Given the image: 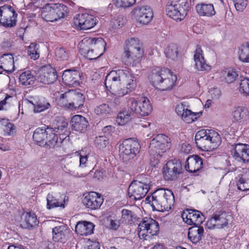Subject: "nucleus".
I'll use <instances>...</instances> for the list:
<instances>
[{
  "label": "nucleus",
  "instance_id": "3c124183",
  "mask_svg": "<svg viewBox=\"0 0 249 249\" xmlns=\"http://www.w3.org/2000/svg\"><path fill=\"white\" fill-rule=\"evenodd\" d=\"M165 54L166 57L172 60H176L178 57V47L175 44L169 45L165 49Z\"/></svg>",
  "mask_w": 249,
  "mask_h": 249
},
{
  "label": "nucleus",
  "instance_id": "58836bf2",
  "mask_svg": "<svg viewBox=\"0 0 249 249\" xmlns=\"http://www.w3.org/2000/svg\"><path fill=\"white\" fill-rule=\"evenodd\" d=\"M72 103L71 90L62 94L57 100V104L65 108L71 110Z\"/></svg>",
  "mask_w": 249,
  "mask_h": 249
},
{
  "label": "nucleus",
  "instance_id": "4468645a",
  "mask_svg": "<svg viewBox=\"0 0 249 249\" xmlns=\"http://www.w3.org/2000/svg\"><path fill=\"white\" fill-rule=\"evenodd\" d=\"M73 23L81 30H87L95 26L97 19L93 15L87 13L79 14L74 18Z\"/></svg>",
  "mask_w": 249,
  "mask_h": 249
},
{
  "label": "nucleus",
  "instance_id": "8fccbe9b",
  "mask_svg": "<svg viewBox=\"0 0 249 249\" xmlns=\"http://www.w3.org/2000/svg\"><path fill=\"white\" fill-rule=\"evenodd\" d=\"M0 124L5 135H12L15 133V127L13 124L9 122L8 120L2 119L0 121Z\"/></svg>",
  "mask_w": 249,
  "mask_h": 249
},
{
  "label": "nucleus",
  "instance_id": "a878e982",
  "mask_svg": "<svg viewBox=\"0 0 249 249\" xmlns=\"http://www.w3.org/2000/svg\"><path fill=\"white\" fill-rule=\"evenodd\" d=\"M202 160L200 157L194 155L189 157L186 161L185 168L191 173H195L200 170L202 166Z\"/></svg>",
  "mask_w": 249,
  "mask_h": 249
},
{
  "label": "nucleus",
  "instance_id": "de8ad7c7",
  "mask_svg": "<svg viewBox=\"0 0 249 249\" xmlns=\"http://www.w3.org/2000/svg\"><path fill=\"white\" fill-rule=\"evenodd\" d=\"M246 116V112L244 108L241 107H237L234 108L231 112V117L233 121L235 122H239Z\"/></svg>",
  "mask_w": 249,
  "mask_h": 249
},
{
  "label": "nucleus",
  "instance_id": "39448f33",
  "mask_svg": "<svg viewBox=\"0 0 249 249\" xmlns=\"http://www.w3.org/2000/svg\"><path fill=\"white\" fill-rule=\"evenodd\" d=\"M197 146L203 151H211L215 149L221 143V138L218 133L211 129L198 131L195 136Z\"/></svg>",
  "mask_w": 249,
  "mask_h": 249
},
{
  "label": "nucleus",
  "instance_id": "412c9836",
  "mask_svg": "<svg viewBox=\"0 0 249 249\" xmlns=\"http://www.w3.org/2000/svg\"><path fill=\"white\" fill-rule=\"evenodd\" d=\"M134 13L137 20L143 24L149 23L153 17V12L148 6L137 7L135 8Z\"/></svg>",
  "mask_w": 249,
  "mask_h": 249
},
{
  "label": "nucleus",
  "instance_id": "7ed1b4c3",
  "mask_svg": "<svg viewBox=\"0 0 249 249\" xmlns=\"http://www.w3.org/2000/svg\"><path fill=\"white\" fill-rule=\"evenodd\" d=\"M153 86L161 91L171 90L176 85V75L168 69L155 68L149 76Z\"/></svg>",
  "mask_w": 249,
  "mask_h": 249
},
{
  "label": "nucleus",
  "instance_id": "ddd939ff",
  "mask_svg": "<svg viewBox=\"0 0 249 249\" xmlns=\"http://www.w3.org/2000/svg\"><path fill=\"white\" fill-rule=\"evenodd\" d=\"M149 189L148 184L137 180L134 181L128 187V196L130 198L134 200H140L145 196Z\"/></svg>",
  "mask_w": 249,
  "mask_h": 249
},
{
  "label": "nucleus",
  "instance_id": "f8f14e48",
  "mask_svg": "<svg viewBox=\"0 0 249 249\" xmlns=\"http://www.w3.org/2000/svg\"><path fill=\"white\" fill-rule=\"evenodd\" d=\"M130 103L128 105L129 108L134 112V113L141 116H148L152 112V107L149 100L145 97L142 98L138 103L134 98L129 100Z\"/></svg>",
  "mask_w": 249,
  "mask_h": 249
},
{
  "label": "nucleus",
  "instance_id": "774afa93",
  "mask_svg": "<svg viewBox=\"0 0 249 249\" xmlns=\"http://www.w3.org/2000/svg\"><path fill=\"white\" fill-rule=\"evenodd\" d=\"M151 249H165V248L162 244H157Z\"/></svg>",
  "mask_w": 249,
  "mask_h": 249
},
{
  "label": "nucleus",
  "instance_id": "7c9ffc66",
  "mask_svg": "<svg viewBox=\"0 0 249 249\" xmlns=\"http://www.w3.org/2000/svg\"><path fill=\"white\" fill-rule=\"evenodd\" d=\"M14 57L11 54H5L0 57V67L7 72L14 71Z\"/></svg>",
  "mask_w": 249,
  "mask_h": 249
},
{
  "label": "nucleus",
  "instance_id": "6ab92c4d",
  "mask_svg": "<svg viewBox=\"0 0 249 249\" xmlns=\"http://www.w3.org/2000/svg\"><path fill=\"white\" fill-rule=\"evenodd\" d=\"M227 215L225 212H219L214 213L207 222L208 229H221L228 224Z\"/></svg>",
  "mask_w": 249,
  "mask_h": 249
},
{
  "label": "nucleus",
  "instance_id": "c756f323",
  "mask_svg": "<svg viewBox=\"0 0 249 249\" xmlns=\"http://www.w3.org/2000/svg\"><path fill=\"white\" fill-rule=\"evenodd\" d=\"M94 225L90 222L79 221L75 226V231L80 235L87 236L93 232Z\"/></svg>",
  "mask_w": 249,
  "mask_h": 249
},
{
  "label": "nucleus",
  "instance_id": "bf43d9fd",
  "mask_svg": "<svg viewBox=\"0 0 249 249\" xmlns=\"http://www.w3.org/2000/svg\"><path fill=\"white\" fill-rule=\"evenodd\" d=\"M133 213L132 211L127 210L123 209L122 211V218L125 222L128 223L132 221Z\"/></svg>",
  "mask_w": 249,
  "mask_h": 249
},
{
  "label": "nucleus",
  "instance_id": "603ef678",
  "mask_svg": "<svg viewBox=\"0 0 249 249\" xmlns=\"http://www.w3.org/2000/svg\"><path fill=\"white\" fill-rule=\"evenodd\" d=\"M239 90L244 96L249 95V79L244 78L240 80Z\"/></svg>",
  "mask_w": 249,
  "mask_h": 249
},
{
  "label": "nucleus",
  "instance_id": "bb28decb",
  "mask_svg": "<svg viewBox=\"0 0 249 249\" xmlns=\"http://www.w3.org/2000/svg\"><path fill=\"white\" fill-rule=\"evenodd\" d=\"M69 231L64 226L53 229V239L54 242L65 243L68 239Z\"/></svg>",
  "mask_w": 249,
  "mask_h": 249
},
{
  "label": "nucleus",
  "instance_id": "c9c22d12",
  "mask_svg": "<svg viewBox=\"0 0 249 249\" xmlns=\"http://www.w3.org/2000/svg\"><path fill=\"white\" fill-rule=\"evenodd\" d=\"M196 10L200 16L209 17L215 14V11L212 4H198L196 6Z\"/></svg>",
  "mask_w": 249,
  "mask_h": 249
},
{
  "label": "nucleus",
  "instance_id": "0eeeda50",
  "mask_svg": "<svg viewBox=\"0 0 249 249\" xmlns=\"http://www.w3.org/2000/svg\"><path fill=\"white\" fill-rule=\"evenodd\" d=\"M143 55V48L138 38H131L125 41L123 59L127 65H135Z\"/></svg>",
  "mask_w": 249,
  "mask_h": 249
},
{
  "label": "nucleus",
  "instance_id": "20e7f679",
  "mask_svg": "<svg viewBox=\"0 0 249 249\" xmlns=\"http://www.w3.org/2000/svg\"><path fill=\"white\" fill-rule=\"evenodd\" d=\"M106 43L101 37L84 38L78 45L79 52L89 60L96 59L105 52Z\"/></svg>",
  "mask_w": 249,
  "mask_h": 249
},
{
  "label": "nucleus",
  "instance_id": "393cba45",
  "mask_svg": "<svg viewBox=\"0 0 249 249\" xmlns=\"http://www.w3.org/2000/svg\"><path fill=\"white\" fill-rule=\"evenodd\" d=\"M68 124L65 122L62 123L61 125H58L57 129V130H63L64 128L66 127ZM58 131H55L53 128L51 127H47V136L45 139L44 146L47 145L49 147H53L57 143L58 136L56 134Z\"/></svg>",
  "mask_w": 249,
  "mask_h": 249
},
{
  "label": "nucleus",
  "instance_id": "f257e3e1",
  "mask_svg": "<svg viewBox=\"0 0 249 249\" xmlns=\"http://www.w3.org/2000/svg\"><path fill=\"white\" fill-rule=\"evenodd\" d=\"M105 84L108 90L118 96H123L132 91L136 87L133 75L123 70L111 71L106 76Z\"/></svg>",
  "mask_w": 249,
  "mask_h": 249
},
{
  "label": "nucleus",
  "instance_id": "79ce46f5",
  "mask_svg": "<svg viewBox=\"0 0 249 249\" xmlns=\"http://www.w3.org/2000/svg\"><path fill=\"white\" fill-rule=\"evenodd\" d=\"M127 110H123L118 115L116 121L119 125H124L127 123L131 119L134 113L129 108Z\"/></svg>",
  "mask_w": 249,
  "mask_h": 249
},
{
  "label": "nucleus",
  "instance_id": "09e8293b",
  "mask_svg": "<svg viewBox=\"0 0 249 249\" xmlns=\"http://www.w3.org/2000/svg\"><path fill=\"white\" fill-rule=\"evenodd\" d=\"M28 55L31 59L36 60L39 57V46L38 44L32 43L28 47Z\"/></svg>",
  "mask_w": 249,
  "mask_h": 249
},
{
  "label": "nucleus",
  "instance_id": "864d4df0",
  "mask_svg": "<svg viewBox=\"0 0 249 249\" xmlns=\"http://www.w3.org/2000/svg\"><path fill=\"white\" fill-rule=\"evenodd\" d=\"M95 143L97 148L103 149L108 144V140L106 136H99L96 138Z\"/></svg>",
  "mask_w": 249,
  "mask_h": 249
},
{
  "label": "nucleus",
  "instance_id": "dca6fc26",
  "mask_svg": "<svg viewBox=\"0 0 249 249\" xmlns=\"http://www.w3.org/2000/svg\"><path fill=\"white\" fill-rule=\"evenodd\" d=\"M182 166L178 161H169L163 168V175L164 179L173 180L177 179L181 173Z\"/></svg>",
  "mask_w": 249,
  "mask_h": 249
},
{
  "label": "nucleus",
  "instance_id": "5701e85b",
  "mask_svg": "<svg viewBox=\"0 0 249 249\" xmlns=\"http://www.w3.org/2000/svg\"><path fill=\"white\" fill-rule=\"evenodd\" d=\"M68 198L64 195L49 194L47 196V208L51 209L60 207L64 208Z\"/></svg>",
  "mask_w": 249,
  "mask_h": 249
},
{
  "label": "nucleus",
  "instance_id": "e2e57ef3",
  "mask_svg": "<svg viewBox=\"0 0 249 249\" xmlns=\"http://www.w3.org/2000/svg\"><path fill=\"white\" fill-rule=\"evenodd\" d=\"M84 249H100L99 244L97 242L88 241Z\"/></svg>",
  "mask_w": 249,
  "mask_h": 249
},
{
  "label": "nucleus",
  "instance_id": "c85d7f7f",
  "mask_svg": "<svg viewBox=\"0 0 249 249\" xmlns=\"http://www.w3.org/2000/svg\"><path fill=\"white\" fill-rule=\"evenodd\" d=\"M71 124L73 130L80 132L86 131L88 125V122L86 118L79 115L74 116L71 118Z\"/></svg>",
  "mask_w": 249,
  "mask_h": 249
},
{
  "label": "nucleus",
  "instance_id": "e433bc0d",
  "mask_svg": "<svg viewBox=\"0 0 249 249\" xmlns=\"http://www.w3.org/2000/svg\"><path fill=\"white\" fill-rule=\"evenodd\" d=\"M177 9L178 8L173 4L172 0H170L166 7L167 15L174 20L181 21L184 18L182 17V15Z\"/></svg>",
  "mask_w": 249,
  "mask_h": 249
},
{
  "label": "nucleus",
  "instance_id": "9b49d317",
  "mask_svg": "<svg viewBox=\"0 0 249 249\" xmlns=\"http://www.w3.org/2000/svg\"><path fill=\"white\" fill-rule=\"evenodd\" d=\"M18 14L14 8L10 5L0 6V24L7 28L16 26Z\"/></svg>",
  "mask_w": 249,
  "mask_h": 249
},
{
  "label": "nucleus",
  "instance_id": "338daca9",
  "mask_svg": "<svg viewBox=\"0 0 249 249\" xmlns=\"http://www.w3.org/2000/svg\"><path fill=\"white\" fill-rule=\"evenodd\" d=\"M10 96H7L4 99L0 102V110L3 109V106L6 105V100Z\"/></svg>",
  "mask_w": 249,
  "mask_h": 249
},
{
  "label": "nucleus",
  "instance_id": "69168bd1",
  "mask_svg": "<svg viewBox=\"0 0 249 249\" xmlns=\"http://www.w3.org/2000/svg\"><path fill=\"white\" fill-rule=\"evenodd\" d=\"M53 245L50 243H45L43 244V246H41V249H52Z\"/></svg>",
  "mask_w": 249,
  "mask_h": 249
},
{
  "label": "nucleus",
  "instance_id": "4c0bfd02",
  "mask_svg": "<svg viewBox=\"0 0 249 249\" xmlns=\"http://www.w3.org/2000/svg\"><path fill=\"white\" fill-rule=\"evenodd\" d=\"M72 103L71 104V110H76L83 107L85 97L83 94L71 90Z\"/></svg>",
  "mask_w": 249,
  "mask_h": 249
},
{
  "label": "nucleus",
  "instance_id": "49530a36",
  "mask_svg": "<svg viewBox=\"0 0 249 249\" xmlns=\"http://www.w3.org/2000/svg\"><path fill=\"white\" fill-rule=\"evenodd\" d=\"M238 53L241 61L249 62V42H246L241 45Z\"/></svg>",
  "mask_w": 249,
  "mask_h": 249
},
{
  "label": "nucleus",
  "instance_id": "680f3d73",
  "mask_svg": "<svg viewBox=\"0 0 249 249\" xmlns=\"http://www.w3.org/2000/svg\"><path fill=\"white\" fill-rule=\"evenodd\" d=\"M107 222H108V227L111 230L116 231L120 226V222L119 220L108 218Z\"/></svg>",
  "mask_w": 249,
  "mask_h": 249
},
{
  "label": "nucleus",
  "instance_id": "72a5a7b5",
  "mask_svg": "<svg viewBox=\"0 0 249 249\" xmlns=\"http://www.w3.org/2000/svg\"><path fill=\"white\" fill-rule=\"evenodd\" d=\"M238 76L237 72L231 68L221 71L219 73V78L225 83L230 84L235 81Z\"/></svg>",
  "mask_w": 249,
  "mask_h": 249
},
{
  "label": "nucleus",
  "instance_id": "f704fd0d",
  "mask_svg": "<svg viewBox=\"0 0 249 249\" xmlns=\"http://www.w3.org/2000/svg\"><path fill=\"white\" fill-rule=\"evenodd\" d=\"M203 232L204 229L202 227L193 226L189 229L188 238L192 243H196L201 239Z\"/></svg>",
  "mask_w": 249,
  "mask_h": 249
},
{
  "label": "nucleus",
  "instance_id": "f3484780",
  "mask_svg": "<svg viewBox=\"0 0 249 249\" xmlns=\"http://www.w3.org/2000/svg\"><path fill=\"white\" fill-rule=\"evenodd\" d=\"M181 216L184 222L190 225L199 226L204 220V215L196 210L187 209L184 211Z\"/></svg>",
  "mask_w": 249,
  "mask_h": 249
},
{
  "label": "nucleus",
  "instance_id": "6e6d98bb",
  "mask_svg": "<svg viewBox=\"0 0 249 249\" xmlns=\"http://www.w3.org/2000/svg\"><path fill=\"white\" fill-rule=\"evenodd\" d=\"M75 156L78 157L79 168L81 169L86 168L87 166L88 155L82 156L81 153L76 152L75 153Z\"/></svg>",
  "mask_w": 249,
  "mask_h": 249
},
{
  "label": "nucleus",
  "instance_id": "4d7b16f0",
  "mask_svg": "<svg viewBox=\"0 0 249 249\" xmlns=\"http://www.w3.org/2000/svg\"><path fill=\"white\" fill-rule=\"evenodd\" d=\"M50 107V104L49 103L45 101H40L37 105H35L34 111L35 112H40L49 108Z\"/></svg>",
  "mask_w": 249,
  "mask_h": 249
},
{
  "label": "nucleus",
  "instance_id": "2eb2a0df",
  "mask_svg": "<svg viewBox=\"0 0 249 249\" xmlns=\"http://www.w3.org/2000/svg\"><path fill=\"white\" fill-rule=\"evenodd\" d=\"M37 74L36 78L38 81L45 84H52L57 78L55 70L49 65L40 68Z\"/></svg>",
  "mask_w": 249,
  "mask_h": 249
},
{
  "label": "nucleus",
  "instance_id": "9d476101",
  "mask_svg": "<svg viewBox=\"0 0 249 249\" xmlns=\"http://www.w3.org/2000/svg\"><path fill=\"white\" fill-rule=\"evenodd\" d=\"M159 231L158 223L150 217L143 218L138 228L139 236L142 238H144L147 236L156 235Z\"/></svg>",
  "mask_w": 249,
  "mask_h": 249
},
{
  "label": "nucleus",
  "instance_id": "1a4fd4ad",
  "mask_svg": "<svg viewBox=\"0 0 249 249\" xmlns=\"http://www.w3.org/2000/svg\"><path fill=\"white\" fill-rule=\"evenodd\" d=\"M140 148L139 143L132 139L124 141L119 146V155L124 161L133 158L139 153Z\"/></svg>",
  "mask_w": 249,
  "mask_h": 249
},
{
  "label": "nucleus",
  "instance_id": "0e129e2a",
  "mask_svg": "<svg viewBox=\"0 0 249 249\" xmlns=\"http://www.w3.org/2000/svg\"><path fill=\"white\" fill-rule=\"evenodd\" d=\"M7 249H25L24 247L19 244H12L8 247Z\"/></svg>",
  "mask_w": 249,
  "mask_h": 249
},
{
  "label": "nucleus",
  "instance_id": "cd10ccee",
  "mask_svg": "<svg viewBox=\"0 0 249 249\" xmlns=\"http://www.w3.org/2000/svg\"><path fill=\"white\" fill-rule=\"evenodd\" d=\"M62 77L64 83L68 86L74 87L79 85L78 81L79 74L76 71L66 70L64 71Z\"/></svg>",
  "mask_w": 249,
  "mask_h": 249
},
{
  "label": "nucleus",
  "instance_id": "b1692460",
  "mask_svg": "<svg viewBox=\"0 0 249 249\" xmlns=\"http://www.w3.org/2000/svg\"><path fill=\"white\" fill-rule=\"evenodd\" d=\"M176 111L180 116L182 120L188 124L192 123L197 119L199 113L192 112L191 110L185 108V105L181 103L177 106Z\"/></svg>",
  "mask_w": 249,
  "mask_h": 249
},
{
  "label": "nucleus",
  "instance_id": "473e14b6",
  "mask_svg": "<svg viewBox=\"0 0 249 249\" xmlns=\"http://www.w3.org/2000/svg\"><path fill=\"white\" fill-rule=\"evenodd\" d=\"M36 215L34 213H26L22 214L20 226L25 229H29L37 224Z\"/></svg>",
  "mask_w": 249,
  "mask_h": 249
},
{
  "label": "nucleus",
  "instance_id": "a19ab883",
  "mask_svg": "<svg viewBox=\"0 0 249 249\" xmlns=\"http://www.w3.org/2000/svg\"><path fill=\"white\" fill-rule=\"evenodd\" d=\"M173 4L178 8L177 10L179 11V13L184 18L186 17L188 14L189 9V3L187 0H172Z\"/></svg>",
  "mask_w": 249,
  "mask_h": 249
},
{
  "label": "nucleus",
  "instance_id": "423d86ee",
  "mask_svg": "<svg viewBox=\"0 0 249 249\" xmlns=\"http://www.w3.org/2000/svg\"><path fill=\"white\" fill-rule=\"evenodd\" d=\"M171 147V139L164 134H158L151 141L148 152L151 157V161L153 162L154 165L159 163L162 154L169 150Z\"/></svg>",
  "mask_w": 249,
  "mask_h": 249
},
{
  "label": "nucleus",
  "instance_id": "13d9d810",
  "mask_svg": "<svg viewBox=\"0 0 249 249\" xmlns=\"http://www.w3.org/2000/svg\"><path fill=\"white\" fill-rule=\"evenodd\" d=\"M237 11L242 12L248 4V0H232Z\"/></svg>",
  "mask_w": 249,
  "mask_h": 249
},
{
  "label": "nucleus",
  "instance_id": "f03ea898",
  "mask_svg": "<svg viewBox=\"0 0 249 249\" xmlns=\"http://www.w3.org/2000/svg\"><path fill=\"white\" fill-rule=\"evenodd\" d=\"M145 201L151 205L153 210L163 212L172 209L175 197L171 190L160 188L150 196H147Z\"/></svg>",
  "mask_w": 249,
  "mask_h": 249
},
{
  "label": "nucleus",
  "instance_id": "a211bd4d",
  "mask_svg": "<svg viewBox=\"0 0 249 249\" xmlns=\"http://www.w3.org/2000/svg\"><path fill=\"white\" fill-rule=\"evenodd\" d=\"M233 158L239 162L247 163L249 161V145L241 143H237L232 152Z\"/></svg>",
  "mask_w": 249,
  "mask_h": 249
},
{
  "label": "nucleus",
  "instance_id": "a18cd8bd",
  "mask_svg": "<svg viewBox=\"0 0 249 249\" xmlns=\"http://www.w3.org/2000/svg\"><path fill=\"white\" fill-rule=\"evenodd\" d=\"M78 162V157L75 156V153L70 158L65 160V164L64 166V170L68 173L73 172L75 167L77 166Z\"/></svg>",
  "mask_w": 249,
  "mask_h": 249
},
{
  "label": "nucleus",
  "instance_id": "6e6552de",
  "mask_svg": "<svg viewBox=\"0 0 249 249\" xmlns=\"http://www.w3.org/2000/svg\"><path fill=\"white\" fill-rule=\"evenodd\" d=\"M68 7L62 4H46L41 10V17L46 21L53 22L64 18L68 14Z\"/></svg>",
  "mask_w": 249,
  "mask_h": 249
},
{
  "label": "nucleus",
  "instance_id": "5fc2aeb1",
  "mask_svg": "<svg viewBox=\"0 0 249 249\" xmlns=\"http://www.w3.org/2000/svg\"><path fill=\"white\" fill-rule=\"evenodd\" d=\"M55 57L58 60H67L69 56L67 51L62 47L57 48L55 51Z\"/></svg>",
  "mask_w": 249,
  "mask_h": 249
},
{
  "label": "nucleus",
  "instance_id": "37998d69",
  "mask_svg": "<svg viewBox=\"0 0 249 249\" xmlns=\"http://www.w3.org/2000/svg\"><path fill=\"white\" fill-rule=\"evenodd\" d=\"M19 80L22 85L29 86L34 84L35 78L31 71H27L20 74Z\"/></svg>",
  "mask_w": 249,
  "mask_h": 249
},
{
  "label": "nucleus",
  "instance_id": "4be33fe9",
  "mask_svg": "<svg viewBox=\"0 0 249 249\" xmlns=\"http://www.w3.org/2000/svg\"><path fill=\"white\" fill-rule=\"evenodd\" d=\"M194 60L195 68L199 71H208L211 66L206 63L203 52L200 46H197L194 52Z\"/></svg>",
  "mask_w": 249,
  "mask_h": 249
},
{
  "label": "nucleus",
  "instance_id": "052dcab7",
  "mask_svg": "<svg viewBox=\"0 0 249 249\" xmlns=\"http://www.w3.org/2000/svg\"><path fill=\"white\" fill-rule=\"evenodd\" d=\"M135 0H116V5L119 7H128L133 5Z\"/></svg>",
  "mask_w": 249,
  "mask_h": 249
},
{
  "label": "nucleus",
  "instance_id": "aec40b11",
  "mask_svg": "<svg viewBox=\"0 0 249 249\" xmlns=\"http://www.w3.org/2000/svg\"><path fill=\"white\" fill-rule=\"evenodd\" d=\"M102 196L94 192H91L86 196L82 200L83 204L91 210L99 209L103 203Z\"/></svg>",
  "mask_w": 249,
  "mask_h": 249
},
{
  "label": "nucleus",
  "instance_id": "c03bdc74",
  "mask_svg": "<svg viewBox=\"0 0 249 249\" xmlns=\"http://www.w3.org/2000/svg\"><path fill=\"white\" fill-rule=\"evenodd\" d=\"M237 186L238 189L241 191H245L249 190V171L239 176Z\"/></svg>",
  "mask_w": 249,
  "mask_h": 249
},
{
  "label": "nucleus",
  "instance_id": "2f4dec72",
  "mask_svg": "<svg viewBox=\"0 0 249 249\" xmlns=\"http://www.w3.org/2000/svg\"><path fill=\"white\" fill-rule=\"evenodd\" d=\"M94 113L101 119H106L112 115L113 111L108 104L103 103L97 106L94 109Z\"/></svg>",
  "mask_w": 249,
  "mask_h": 249
},
{
  "label": "nucleus",
  "instance_id": "ea45409f",
  "mask_svg": "<svg viewBox=\"0 0 249 249\" xmlns=\"http://www.w3.org/2000/svg\"><path fill=\"white\" fill-rule=\"evenodd\" d=\"M47 127L37 128L34 131L33 138L34 141L40 146H44L47 136Z\"/></svg>",
  "mask_w": 249,
  "mask_h": 249
}]
</instances>
